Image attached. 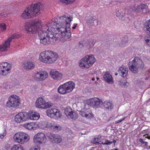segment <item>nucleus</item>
<instances>
[{"label": "nucleus", "mask_w": 150, "mask_h": 150, "mask_svg": "<svg viewBox=\"0 0 150 150\" xmlns=\"http://www.w3.org/2000/svg\"><path fill=\"white\" fill-rule=\"evenodd\" d=\"M60 22L57 23V19L54 18L47 24V26H42L41 21H33L31 23H25V27L26 31L32 33H38L40 43L44 45L54 44L58 40L57 33L54 32L56 30L65 37L67 40H69L71 36L70 32V22L73 17L66 16L60 17Z\"/></svg>", "instance_id": "nucleus-1"}, {"label": "nucleus", "mask_w": 150, "mask_h": 150, "mask_svg": "<svg viewBox=\"0 0 150 150\" xmlns=\"http://www.w3.org/2000/svg\"><path fill=\"white\" fill-rule=\"evenodd\" d=\"M44 8L43 5L40 3L32 4L24 11L21 17L23 18L26 19L36 16L38 13H40V11L43 10Z\"/></svg>", "instance_id": "nucleus-2"}, {"label": "nucleus", "mask_w": 150, "mask_h": 150, "mask_svg": "<svg viewBox=\"0 0 150 150\" xmlns=\"http://www.w3.org/2000/svg\"><path fill=\"white\" fill-rule=\"evenodd\" d=\"M39 59L40 61L45 63H52L59 58L58 54L53 51L48 50L40 54Z\"/></svg>", "instance_id": "nucleus-3"}, {"label": "nucleus", "mask_w": 150, "mask_h": 150, "mask_svg": "<svg viewBox=\"0 0 150 150\" xmlns=\"http://www.w3.org/2000/svg\"><path fill=\"white\" fill-rule=\"evenodd\" d=\"M75 86L73 82L69 81L59 86L58 88V91L61 94H66L71 92L74 88Z\"/></svg>", "instance_id": "nucleus-4"}, {"label": "nucleus", "mask_w": 150, "mask_h": 150, "mask_svg": "<svg viewBox=\"0 0 150 150\" xmlns=\"http://www.w3.org/2000/svg\"><path fill=\"white\" fill-rule=\"evenodd\" d=\"M13 138L16 142L23 144L28 141L30 137L27 134L21 132L15 134Z\"/></svg>", "instance_id": "nucleus-5"}, {"label": "nucleus", "mask_w": 150, "mask_h": 150, "mask_svg": "<svg viewBox=\"0 0 150 150\" xmlns=\"http://www.w3.org/2000/svg\"><path fill=\"white\" fill-rule=\"evenodd\" d=\"M52 105V103L46 102L42 98H38L36 101V106L39 108L46 109L51 107Z\"/></svg>", "instance_id": "nucleus-6"}, {"label": "nucleus", "mask_w": 150, "mask_h": 150, "mask_svg": "<svg viewBox=\"0 0 150 150\" xmlns=\"http://www.w3.org/2000/svg\"><path fill=\"white\" fill-rule=\"evenodd\" d=\"M46 113L48 117L55 119L60 118L62 116L60 111L56 108L49 109L47 110L46 111Z\"/></svg>", "instance_id": "nucleus-7"}, {"label": "nucleus", "mask_w": 150, "mask_h": 150, "mask_svg": "<svg viewBox=\"0 0 150 150\" xmlns=\"http://www.w3.org/2000/svg\"><path fill=\"white\" fill-rule=\"evenodd\" d=\"M20 104L19 98L15 95H13L9 98V100L6 103L7 106L10 107H16Z\"/></svg>", "instance_id": "nucleus-8"}, {"label": "nucleus", "mask_w": 150, "mask_h": 150, "mask_svg": "<svg viewBox=\"0 0 150 150\" xmlns=\"http://www.w3.org/2000/svg\"><path fill=\"white\" fill-rule=\"evenodd\" d=\"M46 139L45 135L43 133H37L33 138L34 142L35 144H42L44 143Z\"/></svg>", "instance_id": "nucleus-9"}, {"label": "nucleus", "mask_w": 150, "mask_h": 150, "mask_svg": "<svg viewBox=\"0 0 150 150\" xmlns=\"http://www.w3.org/2000/svg\"><path fill=\"white\" fill-rule=\"evenodd\" d=\"M47 136L53 143H60L62 140V137L57 134H53L48 132L47 133Z\"/></svg>", "instance_id": "nucleus-10"}, {"label": "nucleus", "mask_w": 150, "mask_h": 150, "mask_svg": "<svg viewBox=\"0 0 150 150\" xmlns=\"http://www.w3.org/2000/svg\"><path fill=\"white\" fill-rule=\"evenodd\" d=\"M48 77L47 73L45 71L37 72L33 76L35 79L38 81H41L46 79Z\"/></svg>", "instance_id": "nucleus-11"}, {"label": "nucleus", "mask_w": 150, "mask_h": 150, "mask_svg": "<svg viewBox=\"0 0 150 150\" xmlns=\"http://www.w3.org/2000/svg\"><path fill=\"white\" fill-rule=\"evenodd\" d=\"M27 112H20L16 115L14 117L15 122L18 123H21L27 120Z\"/></svg>", "instance_id": "nucleus-12"}, {"label": "nucleus", "mask_w": 150, "mask_h": 150, "mask_svg": "<svg viewBox=\"0 0 150 150\" xmlns=\"http://www.w3.org/2000/svg\"><path fill=\"white\" fill-rule=\"evenodd\" d=\"M148 6L146 4H142L134 7L133 9V11L136 13H145L148 12Z\"/></svg>", "instance_id": "nucleus-13"}, {"label": "nucleus", "mask_w": 150, "mask_h": 150, "mask_svg": "<svg viewBox=\"0 0 150 150\" xmlns=\"http://www.w3.org/2000/svg\"><path fill=\"white\" fill-rule=\"evenodd\" d=\"M64 113L69 118L72 119H76L78 117V115L75 112L71 111L70 108H66L64 110Z\"/></svg>", "instance_id": "nucleus-14"}, {"label": "nucleus", "mask_w": 150, "mask_h": 150, "mask_svg": "<svg viewBox=\"0 0 150 150\" xmlns=\"http://www.w3.org/2000/svg\"><path fill=\"white\" fill-rule=\"evenodd\" d=\"M51 77L53 79L57 81L61 80L62 78V74L60 72L52 70L50 73Z\"/></svg>", "instance_id": "nucleus-15"}, {"label": "nucleus", "mask_w": 150, "mask_h": 150, "mask_svg": "<svg viewBox=\"0 0 150 150\" xmlns=\"http://www.w3.org/2000/svg\"><path fill=\"white\" fill-rule=\"evenodd\" d=\"M11 39H8L0 45V51L3 52L6 50L10 47Z\"/></svg>", "instance_id": "nucleus-16"}, {"label": "nucleus", "mask_w": 150, "mask_h": 150, "mask_svg": "<svg viewBox=\"0 0 150 150\" xmlns=\"http://www.w3.org/2000/svg\"><path fill=\"white\" fill-rule=\"evenodd\" d=\"M27 117L28 118L27 120H37L40 117L39 114L36 112H27Z\"/></svg>", "instance_id": "nucleus-17"}, {"label": "nucleus", "mask_w": 150, "mask_h": 150, "mask_svg": "<svg viewBox=\"0 0 150 150\" xmlns=\"http://www.w3.org/2000/svg\"><path fill=\"white\" fill-rule=\"evenodd\" d=\"M143 64L142 60L138 57H135L133 60L129 63V66H142Z\"/></svg>", "instance_id": "nucleus-18"}, {"label": "nucleus", "mask_w": 150, "mask_h": 150, "mask_svg": "<svg viewBox=\"0 0 150 150\" xmlns=\"http://www.w3.org/2000/svg\"><path fill=\"white\" fill-rule=\"evenodd\" d=\"M80 114L83 117L88 118H90L93 116V114L91 113L90 109L89 108L86 109L84 111L80 112Z\"/></svg>", "instance_id": "nucleus-19"}, {"label": "nucleus", "mask_w": 150, "mask_h": 150, "mask_svg": "<svg viewBox=\"0 0 150 150\" xmlns=\"http://www.w3.org/2000/svg\"><path fill=\"white\" fill-rule=\"evenodd\" d=\"M10 67L9 66H0V75L5 76L10 72Z\"/></svg>", "instance_id": "nucleus-20"}, {"label": "nucleus", "mask_w": 150, "mask_h": 150, "mask_svg": "<svg viewBox=\"0 0 150 150\" xmlns=\"http://www.w3.org/2000/svg\"><path fill=\"white\" fill-rule=\"evenodd\" d=\"M87 57V65L92 66L95 62L96 59L94 56L91 54L87 55L86 56Z\"/></svg>", "instance_id": "nucleus-21"}, {"label": "nucleus", "mask_w": 150, "mask_h": 150, "mask_svg": "<svg viewBox=\"0 0 150 150\" xmlns=\"http://www.w3.org/2000/svg\"><path fill=\"white\" fill-rule=\"evenodd\" d=\"M119 72L121 76L124 77L126 76L128 72L127 68L126 66H121L119 68Z\"/></svg>", "instance_id": "nucleus-22"}, {"label": "nucleus", "mask_w": 150, "mask_h": 150, "mask_svg": "<svg viewBox=\"0 0 150 150\" xmlns=\"http://www.w3.org/2000/svg\"><path fill=\"white\" fill-rule=\"evenodd\" d=\"M104 80L108 83H112V78L111 75L108 72H106L103 76Z\"/></svg>", "instance_id": "nucleus-23"}, {"label": "nucleus", "mask_w": 150, "mask_h": 150, "mask_svg": "<svg viewBox=\"0 0 150 150\" xmlns=\"http://www.w3.org/2000/svg\"><path fill=\"white\" fill-rule=\"evenodd\" d=\"M97 98H92L86 100V103L88 105L92 106L93 108H95L97 103Z\"/></svg>", "instance_id": "nucleus-24"}, {"label": "nucleus", "mask_w": 150, "mask_h": 150, "mask_svg": "<svg viewBox=\"0 0 150 150\" xmlns=\"http://www.w3.org/2000/svg\"><path fill=\"white\" fill-rule=\"evenodd\" d=\"M96 18L95 16L92 17L87 20L86 23L92 24L93 25H98V21Z\"/></svg>", "instance_id": "nucleus-25"}, {"label": "nucleus", "mask_w": 150, "mask_h": 150, "mask_svg": "<svg viewBox=\"0 0 150 150\" xmlns=\"http://www.w3.org/2000/svg\"><path fill=\"white\" fill-rule=\"evenodd\" d=\"M103 105L105 108L108 110H111L113 108V104L108 101H105Z\"/></svg>", "instance_id": "nucleus-26"}, {"label": "nucleus", "mask_w": 150, "mask_h": 150, "mask_svg": "<svg viewBox=\"0 0 150 150\" xmlns=\"http://www.w3.org/2000/svg\"><path fill=\"white\" fill-rule=\"evenodd\" d=\"M144 29L147 33H150V20L144 24Z\"/></svg>", "instance_id": "nucleus-27"}, {"label": "nucleus", "mask_w": 150, "mask_h": 150, "mask_svg": "<svg viewBox=\"0 0 150 150\" xmlns=\"http://www.w3.org/2000/svg\"><path fill=\"white\" fill-rule=\"evenodd\" d=\"M87 57L86 56L83 57L79 62V66H86L87 65Z\"/></svg>", "instance_id": "nucleus-28"}, {"label": "nucleus", "mask_w": 150, "mask_h": 150, "mask_svg": "<svg viewBox=\"0 0 150 150\" xmlns=\"http://www.w3.org/2000/svg\"><path fill=\"white\" fill-rule=\"evenodd\" d=\"M34 124L33 122L26 123L23 125L24 127L28 129L31 130L34 128Z\"/></svg>", "instance_id": "nucleus-29"}, {"label": "nucleus", "mask_w": 150, "mask_h": 150, "mask_svg": "<svg viewBox=\"0 0 150 150\" xmlns=\"http://www.w3.org/2000/svg\"><path fill=\"white\" fill-rule=\"evenodd\" d=\"M119 84L122 87L125 88L128 86L129 83L126 80H120L119 82Z\"/></svg>", "instance_id": "nucleus-30"}, {"label": "nucleus", "mask_w": 150, "mask_h": 150, "mask_svg": "<svg viewBox=\"0 0 150 150\" xmlns=\"http://www.w3.org/2000/svg\"><path fill=\"white\" fill-rule=\"evenodd\" d=\"M52 129L54 131L57 132L60 131L62 129L61 127L58 125H54L52 127Z\"/></svg>", "instance_id": "nucleus-31"}, {"label": "nucleus", "mask_w": 150, "mask_h": 150, "mask_svg": "<svg viewBox=\"0 0 150 150\" xmlns=\"http://www.w3.org/2000/svg\"><path fill=\"white\" fill-rule=\"evenodd\" d=\"M122 9L121 8H118L116 9V16L117 17H119L121 19H122L124 17V15L122 14Z\"/></svg>", "instance_id": "nucleus-32"}, {"label": "nucleus", "mask_w": 150, "mask_h": 150, "mask_svg": "<svg viewBox=\"0 0 150 150\" xmlns=\"http://www.w3.org/2000/svg\"><path fill=\"white\" fill-rule=\"evenodd\" d=\"M88 41H83L82 42H80L79 46L81 47H85L88 48Z\"/></svg>", "instance_id": "nucleus-33"}, {"label": "nucleus", "mask_w": 150, "mask_h": 150, "mask_svg": "<svg viewBox=\"0 0 150 150\" xmlns=\"http://www.w3.org/2000/svg\"><path fill=\"white\" fill-rule=\"evenodd\" d=\"M128 41L127 36H125L124 39H122L121 42V46L122 47L126 46L127 44Z\"/></svg>", "instance_id": "nucleus-34"}, {"label": "nucleus", "mask_w": 150, "mask_h": 150, "mask_svg": "<svg viewBox=\"0 0 150 150\" xmlns=\"http://www.w3.org/2000/svg\"><path fill=\"white\" fill-rule=\"evenodd\" d=\"M11 150H23L21 145L19 144L14 145L11 148Z\"/></svg>", "instance_id": "nucleus-35"}, {"label": "nucleus", "mask_w": 150, "mask_h": 150, "mask_svg": "<svg viewBox=\"0 0 150 150\" xmlns=\"http://www.w3.org/2000/svg\"><path fill=\"white\" fill-rule=\"evenodd\" d=\"M96 101V105L95 108L101 107L103 105V103L102 100L98 98H97Z\"/></svg>", "instance_id": "nucleus-36"}, {"label": "nucleus", "mask_w": 150, "mask_h": 150, "mask_svg": "<svg viewBox=\"0 0 150 150\" xmlns=\"http://www.w3.org/2000/svg\"><path fill=\"white\" fill-rule=\"evenodd\" d=\"M46 121L41 122L39 123L38 126L40 128L44 129L46 128Z\"/></svg>", "instance_id": "nucleus-37"}, {"label": "nucleus", "mask_w": 150, "mask_h": 150, "mask_svg": "<svg viewBox=\"0 0 150 150\" xmlns=\"http://www.w3.org/2000/svg\"><path fill=\"white\" fill-rule=\"evenodd\" d=\"M100 142L99 143V144H103L105 145H110L111 144H112V142H109L108 140H102L101 141H100Z\"/></svg>", "instance_id": "nucleus-38"}, {"label": "nucleus", "mask_w": 150, "mask_h": 150, "mask_svg": "<svg viewBox=\"0 0 150 150\" xmlns=\"http://www.w3.org/2000/svg\"><path fill=\"white\" fill-rule=\"evenodd\" d=\"M137 66H129V69L131 71L134 73H136L138 71Z\"/></svg>", "instance_id": "nucleus-39"}, {"label": "nucleus", "mask_w": 150, "mask_h": 150, "mask_svg": "<svg viewBox=\"0 0 150 150\" xmlns=\"http://www.w3.org/2000/svg\"><path fill=\"white\" fill-rule=\"evenodd\" d=\"M6 28V25L3 23H1L0 25V29L2 31L5 30Z\"/></svg>", "instance_id": "nucleus-40"}, {"label": "nucleus", "mask_w": 150, "mask_h": 150, "mask_svg": "<svg viewBox=\"0 0 150 150\" xmlns=\"http://www.w3.org/2000/svg\"><path fill=\"white\" fill-rule=\"evenodd\" d=\"M24 66H34L35 65L33 63L31 62L27 61L24 62Z\"/></svg>", "instance_id": "nucleus-41"}, {"label": "nucleus", "mask_w": 150, "mask_h": 150, "mask_svg": "<svg viewBox=\"0 0 150 150\" xmlns=\"http://www.w3.org/2000/svg\"><path fill=\"white\" fill-rule=\"evenodd\" d=\"M46 128H49L50 127L51 129H52V127L53 126L54 124H52L50 122H48L46 121Z\"/></svg>", "instance_id": "nucleus-42"}, {"label": "nucleus", "mask_w": 150, "mask_h": 150, "mask_svg": "<svg viewBox=\"0 0 150 150\" xmlns=\"http://www.w3.org/2000/svg\"><path fill=\"white\" fill-rule=\"evenodd\" d=\"M20 37V35H19L17 34H15L12 35V36L10 38H8V39H11V41L14 38H17Z\"/></svg>", "instance_id": "nucleus-43"}, {"label": "nucleus", "mask_w": 150, "mask_h": 150, "mask_svg": "<svg viewBox=\"0 0 150 150\" xmlns=\"http://www.w3.org/2000/svg\"><path fill=\"white\" fill-rule=\"evenodd\" d=\"M95 43V42L93 40H91L89 42L88 41V48L93 46Z\"/></svg>", "instance_id": "nucleus-44"}, {"label": "nucleus", "mask_w": 150, "mask_h": 150, "mask_svg": "<svg viewBox=\"0 0 150 150\" xmlns=\"http://www.w3.org/2000/svg\"><path fill=\"white\" fill-rule=\"evenodd\" d=\"M139 142L141 143L142 144L144 145L145 146H146L148 145V142H145L143 141V140L142 138H140L139 139Z\"/></svg>", "instance_id": "nucleus-45"}, {"label": "nucleus", "mask_w": 150, "mask_h": 150, "mask_svg": "<svg viewBox=\"0 0 150 150\" xmlns=\"http://www.w3.org/2000/svg\"><path fill=\"white\" fill-rule=\"evenodd\" d=\"M23 69L27 70H30L34 68V66H22Z\"/></svg>", "instance_id": "nucleus-46"}, {"label": "nucleus", "mask_w": 150, "mask_h": 150, "mask_svg": "<svg viewBox=\"0 0 150 150\" xmlns=\"http://www.w3.org/2000/svg\"><path fill=\"white\" fill-rule=\"evenodd\" d=\"M6 132L5 130L4 129V132L2 134H0V139H2L6 135Z\"/></svg>", "instance_id": "nucleus-47"}, {"label": "nucleus", "mask_w": 150, "mask_h": 150, "mask_svg": "<svg viewBox=\"0 0 150 150\" xmlns=\"http://www.w3.org/2000/svg\"><path fill=\"white\" fill-rule=\"evenodd\" d=\"M126 117H123L121 119L115 121V123L116 124H117L121 122H122L125 119Z\"/></svg>", "instance_id": "nucleus-48"}, {"label": "nucleus", "mask_w": 150, "mask_h": 150, "mask_svg": "<svg viewBox=\"0 0 150 150\" xmlns=\"http://www.w3.org/2000/svg\"><path fill=\"white\" fill-rule=\"evenodd\" d=\"M145 40L146 42L147 43V44L148 45L150 46V37L148 38H145Z\"/></svg>", "instance_id": "nucleus-49"}, {"label": "nucleus", "mask_w": 150, "mask_h": 150, "mask_svg": "<svg viewBox=\"0 0 150 150\" xmlns=\"http://www.w3.org/2000/svg\"><path fill=\"white\" fill-rule=\"evenodd\" d=\"M11 64H10L9 63H8L6 62H2V63H1L0 64V65H2V66H4L6 65V66H8V65H11Z\"/></svg>", "instance_id": "nucleus-50"}, {"label": "nucleus", "mask_w": 150, "mask_h": 150, "mask_svg": "<svg viewBox=\"0 0 150 150\" xmlns=\"http://www.w3.org/2000/svg\"><path fill=\"white\" fill-rule=\"evenodd\" d=\"M98 140V138H94L93 141L92 142V143L94 144H99V142H96V141Z\"/></svg>", "instance_id": "nucleus-51"}, {"label": "nucleus", "mask_w": 150, "mask_h": 150, "mask_svg": "<svg viewBox=\"0 0 150 150\" xmlns=\"http://www.w3.org/2000/svg\"><path fill=\"white\" fill-rule=\"evenodd\" d=\"M59 1L63 3H64L66 4H69L68 0H59Z\"/></svg>", "instance_id": "nucleus-52"}, {"label": "nucleus", "mask_w": 150, "mask_h": 150, "mask_svg": "<svg viewBox=\"0 0 150 150\" xmlns=\"http://www.w3.org/2000/svg\"><path fill=\"white\" fill-rule=\"evenodd\" d=\"M69 1V4L72 3L75 0H68Z\"/></svg>", "instance_id": "nucleus-53"}, {"label": "nucleus", "mask_w": 150, "mask_h": 150, "mask_svg": "<svg viewBox=\"0 0 150 150\" xmlns=\"http://www.w3.org/2000/svg\"><path fill=\"white\" fill-rule=\"evenodd\" d=\"M81 67V68L82 69H84L86 68H89V66H88V67H87V66H80Z\"/></svg>", "instance_id": "nucleus-54"}, {"label": "nucleus", "mask_w": 150, "mask_h": 150, "mask_svg": "<svg viewBox=\"0 0 150 150\" xmlns=\"http://www.w3.org/2000/svg\"><path fill=\"white\" fill-rule=\"evenodd\" d=\"M77 25V24H74L73 26V27L72 28L74 29H75Z\"/></svg>", "instance_id": "nucleus-55"}, {"label": "nucleus", "mask_w": 150, "mask_h": 150, "mask_svg": "<svg viewBox=\"0 0 150 150\" xmlns=\"http://www.w3.org/2000/svg\"><path fill=\"white\" fill-rule=\"evenodd\" d=\"M114 118V116H113L111 117H110L108 120V122L109 121L112 120Z\"/></svg>", "instance_id": "nucleus-56"}, {"label": "nucleus", "mask_w": 150, "mask_h": 150, "mask_svg": "<svg viewBox=\"0 0 150 150\" xmlns=\"http://www.w3.org/2000/svg\"><path fill=\"white\" fill-rule=\"evenodd\" d=\"M125 13H126L127 14H128V10L127 9H126L125 11Z\"/></svg>", "instance_id": "nucleus-57"}, {"label": "nucleus", "mask_w": 150, "mask_h": 150, "mask_svg": "<svg viewBox=\"0 0 150 150\" xmlns=\"http://www.w3.org/2000/svg\"><path fill=\"white\" fill-rule=\"evenodd\" d=\"M40 149L39 147L36 148L34 149V150H40Z\"/></svg>", "instance_id": "nucleus-58"}, {"label": "nucleus", "mask_w": 150, "mask_h": 150, "mask_svg": "<svg viewBox=\"0 0 150 150\" xmlns=\"http://www.w3.org/2000/svg\"><path fill=\"white\" fill-rule=\"evenodd\" d=\"M113 142L114 144H115V143L116 142V140H115L114 139L113 140V142Z\"/></svg>", "instance_id": "nucleus-59"}, {"label": "nucleus", "mask_w": 150, "mask_h": 150, "mask_svg": "<svg viewBox=\"0 0 150 150\" xmlns=\"http://www.w3.org/2000/svg\"><path fill=\"white\" fill-rule=\"evenodd\" d=\"M92 81H95V78H92Z\"/></svg>", "instance_id": "nucleus-60"}, {"label": "nucleus", "mask_w": 150, "mask_h": 150, "mask_svg": "<svg viewBox=\"0 0 150 150\" xmlns=\"http://www.w3.org/2000/svg\"><path fill=\"white\" fill-rule=\"evenodd\" d=\"M111 150H118V149H112Z\"/></svg>", "instance_id": "nucleus-61"}, {"label": "nucleus", "mask_w": 150, "mask_h": 150, "mask_svg": "<svg viewBox=\"0 0 150 150\" xmlns=\"http://www.w3.org/2000/svg\"><path fill=\"white\" fill-rule=\"evenodd\" d=\"M96 79H97V80H98L99 79V78L98 77H97Z\"/></svg>", "instance_id": "nucleus-62"}, {"label": "nucleus", "mask_w": 150, "mask_h": 150, "mask_svg": "<svg viewBox=\"0 0 150 150\" xmlns=\"http://www.w3.org/2000/svg\"><path fill=\"white\" fill-rule=\"evenodd\" d=\"M115 75H117V73H115Z\"/></svg>", "instance_id": "nucleus-63"}, {"label": "nucleus", "mask_w": 150, "mask_h": 150, "mask_svg": "<svg viewBox=\"0 0 150 150\" xmlns=\"http://www.w3.org/2000/svg\"><path fill=\"white\" fill-rule=\"evenodd\" d=\"M2 16V15H1V13H0V16Z\"/></svg>", "instance_id": "nucleus-64"}]
</instances>
